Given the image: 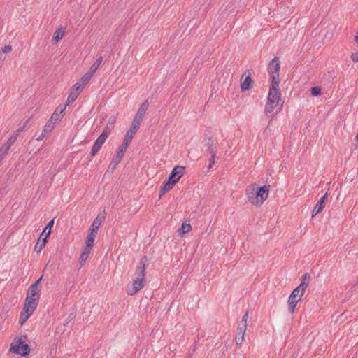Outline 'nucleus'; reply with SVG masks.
<instances>
[{
	"label": "nucleus",
	"mask_w": 358,
	"mask_h": 358,
	"mask_svg": "<svg viewBox=\"0 0 358 358\" xmlns=\"http://www.w3.org/2000/svg\"><path fill=\"white\" fill-rule=\"evenodd\" d=\"M38 301L36 300L31 296L27 294V297L25 299V302L24 304V307L20 313V317L19 320V324L20 326H22L26 321L32 315L34 310H36Z\"/></svg>",
	"instance_id": "obj_2"
},
{
	"label": "nucleus",
	"mask_w": 358,
	"mask_h": 358,
	"mask_svg": "<svg viewBox=\"0 0 358 358\" xmlns=\"http://www.w3.org/2000/svg\"><path fill=\"white\" fill-rule=\"evenodd\" d=\"M143 116L141 115H139L138 113H136L135 115V117L134 118V120L135 121H138V122H139L141 124V121H142V119H143Z\"/></svg>",
	"instance_id": "obj_44"
},
{
	"label": "nucleus",
	"mask_w": 358,
	"mask_h": 358,
	"mask_svg": "<svg viewBox=\"0 0 358 358\" xmlns=\"http://www.w3.org/2000/svg\"><path fill=\"white\" fill-rule=\"evenodd\" d=\"M143 116L141 115H139L138 113H136L135 115V117L134 118V120L135 121H138V122H139L141 124V121H142V119H143Z\"/></svg>",
	"instance_id": "obj_45"
},
{
	"label": "nucleus",
	"mask_w": 358,
	"mask_h": 358,
	"mask_svg": "<svg viewBox=\"0 0 358 358\" xmlns=\"http://www.w3.org/2000/svg\"><path fill=\"white\" fill-rule=\"evenodd\" d=\"M92 248V246H87V245H86L82 252L90 255Z\"/></svg>",
	"instance_id": "obj_40"
},
{
	"label": "nucleus",
	"mask_w": 358,
	"mask_h": 358,
	"mask_svg": "<svg viewBox=\"0 0 358 358\" xmlns=\"http://www.w3.org/2000/svg\"><path fill=\"white\" fill-rule=\"evenodd\" d=\"M22 131V129H17V131L18 132V131Z\"/></svg>",
	"instance_id": "obj_52"
},
{
	"label": "nucleus",
	"mask_w": 358,
	"mask_h": 358,
	"mask_svg": "<svg viewBox=\"0 0 358 358\" xmlns=\"http://www.w3.org/2000/svg\"><path fill=\"white\" fill-rule=\"evenodd\" d=\"M102 61H103L102 56L98 57L96 59V60L95 61V62L90 67V69L87 71L90 72V73H92V75H94V73L96 72L97 69L101 65Z\"/></svg>",
	"instance_id": "obj_24"
},
{
	"label": "nucleus",
	"mask_w": 358,
	"mask_h": 358,
	"mask_svg": "<svg viewBox=\"0 0 358 358\" xmlns=\"http://www.w3.org/2000/svg\"><path fill=\"white\" fill-rule=\"evenodd\" d=\"M355 41L356 42V43L358 45V31L356 32L355 34Z\"/></svg>",
	"instance_id": "obj_51"
},
{
	"label": "nucleus",
	"mask_w": 358,
	"mask_h": 358,
	"mask_svg": "<svg viewBox=\"0 0 358 358\" xmlns=\"http://www.w3.org/2000/svg\"><path fill=\"white\" fill-rule=\"evenodd\" d=\"M311 94L313 96H317L321 94V88L320 87H313L310 90Z\"/></svg>",
	"instance_id": "obj_35"
},
{
	"label": "nucleus",
	"mask_w": 358,
	"mask_h": 358,
	"mask_svg": "<svg viewBox=\"0 0 358 358\" xmlns=\"http://www.w3.org/2000/svg\"><path fill=\"white\" fill-rule=\"evenodd\" d=\"M80 89L81 90H83V89H82V85H81L80 84L79 85V83H78V82H77V83L73 85V92H77V91H78Z\"/></svg>",
	"instance_id": "obj_43"
},
{
	"label": "nucleus",
	"mask_w": 358,
	"mask_h": 358,
	"mask_svg": "<svg viewBox=\"0 0 358 358\" xmlns=\"http://www.w3.org/2000/svg\"><path fill=\"white\" fill-rule=\"evenodd\" d=\"M17 134L15 135V136H11L7 141L6 143H9V145L11 146L13 143L15 141V140L17 139Z\"/></svg>",
	"instance_id": "obj_42"
},
{
	"label": "nucleus",
	"mask_w": 358,
	"mask_h": 358,
	"mask_svg": "<svg viewBox=\"0 0 358 358\" xmlns=\"http://www.w3.org/2000/svg\"><path fill=\"white\" fill-rule=\"evenodd\" d=\"M248 319V312L247 311L245 315L243 316L242 320L238 325V327H244L245 329H247L248 324H247V320Z\"/></svg>",
	"instance_id": "obj_33"
},
{
	"label": "nucleus",
	"mask_w": 358,
	"mask_h": 358,
	"mask_svg": "<svg viewBox=\"0 0 358 358\" xmlns=\"http://www.w3.org/2000/svg\"><path fill=\"white\" fill-rule=\"evenodd\" d=\"M92 76L93 75L92 73L87 71L78 80L79 85L80 84L82 85V89H83L84 87L89 83Z\"/></svg>",
	"instance_id": "obj_22"
},
{
	"label": "nucleus",
	"mask_w": 358,
	"mask_h": 358,
	"mask_svg": "<svg viewBox=\"0 0 358 358\" xmlns=\"http://www.w3.org/2000/svg\"><path fill=\"white\" fill-rule=\"evenodd\" d=\"M47 134L43 131L41 134L37 138V141H42Z\"/></svg>",
	"instance_id": "obj_50"
},
{
	"label": "nucleus",
	"mask_w": 358,
	"mask_h": 358,
	"mask_svg": "<svg viewBox=\"0 0 358 358\" xmlns=\"http://www.w3.org/2000/svg\"><path fill=\"white\" fill-rule=\"evenodd\" d=\"M351 59L354 62H358V52H354L351 55Z\"/></svg>",
	"instance_id": "obj_46"
},
{
	"label": "nucleus",
	"mask_w": 358,
	"mask_h": 358,
	"mask_svg": "<svg viewBox=\"0 0 358 358\" xmlns=\"http://www.w3.org/2000/svg\"><path fill=\"white\" fill-rule=\"evenodd\" d=\"M166 192L165 189L162 187V186L160 188L159 193V199L162 198V196Z\"/></svg>",
	"instance_id": "obj_48"
},
{
	"label": "nucleus",
	"mask_w": 358,
	"mask_h": 358,
	"mask_svg": "<svg viewBox=\"0 0 358 358\" xmlns=\"http://www.w3.org/2000/svg\"><path fill=\"white\" fill-rule=\"evenodd\" d=\"M241 91L244 92L252 88V78L251 74L248 71H245L242 77H241Z\"/></svg>",
	"instance_id": "obj_10"
},
{
	"label": "nucleus",
	"mask_w": 358,
	"mask_h": 358,
	"mask_svg": "<svg viewBox=\"0 0 358 358\" xmlns=\"http://www.w3.org/2000/svg\"><path fill=\"white\" fill-rule=\"evenodd\" d=\"M327 198V193H325L321 197V199L317 201L315 206L314 207V209L312 212V217L315 216L316 215H317L319 213H320L323 210Z\"/></svg>",
	"instance_id": "obj_13"
},
{
	"label": "nucleus",
	"mask_w": 358,
	"mask_h": 358,
	"mask_svg": "<svg viewBox=\"0 0 358 358\" xmlns=\"http://www.w3.org/2000/svg\"><path fill=\"white\" fill-rule=\"evenodd\" d=\"M279 70H280V59L278 57H275L269 62L268 66V71L270 75V78L272 82L276 81L280 83L279 79Z\"/></svg>",
	"instance_id": "obj_6"
},
{
	"label": "nucleus",
	"mask_w": 358,
	"mask_h": 358,
	"mask_svg": "<svg viewBox=\"0 0 358 358\" xmlns=\"http://www.w3.org/2000/svg\"><path fill=\"white\" fill-rule=\"evenodd\" d=\"M206 145L207 147L206 151L211 155H215L216 151V147L215 145V141L213 139L212 137H209L207 139Z\"/></svg>",
	"instance_id": "obj_18"
},
{
	"label": "nucleus",
	"mask_w": 358,
	"mask_h": 358,
	"mask_svg": "<svg viewBox=\"0 0 358 358\" xmlns=\"http://www.w3.org/2000/svg\"><path fill=\"white\" fill-rule=\"evenodd\" d=\"M41 278H42L41 277L29 287L27 293H34L41 292V289L38 288V284Z\"/></svg>",
	"instance_id": "obj_27"
},
{
	"label": "nucleus",
	"mask_w": 358,
	"mask_h": 358,
	"mask_svg": "<svg viewBox=\"0 0 358 358\" xmlns=\"http://www.w3.org/2000/svg\"><path fill=\"white\" fill-rule=\"evenodd\" d=\"M96 233L97 231H95L94 229H90V232L87 236L85 245H87V246H93Z\"/></svg>",
	"instance_id": "obj_20"
},
{
	"label": "nucleus",
	"mask_w": 358,
	"mask_h": 358,
	"mask_svg": "<svg viewBox=\"0 0 358 358\" xmlns=\"http://www.w3.org/2000/svg\"><path fill=\"white\" fill-rule=\"evenodd\" d=\"M109 133L110 131L107 129H105L100 134V136L96 138L94 143L90 152L92 156H95L98 153L101 146L108 138Z\"/></svg>",
	"instance_id": "obj_8"
},
{
	"label": "nucleus",
	"mask_w": 358,
	"mask_h": 358,
	"mask_svg": "<svg viewBox=\"0 0 358 358\" xmlns=\"http://www.w3.org/2000/svg\"><path fill=\"white\" fill-rule=\"evenodd\" d=\"M301 299L296 297V296L294 297V296H289V299H288V310L291 313H294L296 306L298 302Z\"/></svg>",
	"instance_id": "obj_16"
},
{
	"label": "nucleus",
	"mask_w": 358,
	"mask_h": 358,
	"mask_svg": "<svg viewBox=\"0 0 358 358\" xmlns=\"http://www.w3.org/2000/svg\"><path fill=\"white\" fill-rule=\"evenodd\" d=\"M10 145H9V143H7L6 142L1 147V148H2L3 150H4L6 152H8V151L9 150V149L10 148Z\"/></svg>",
	"instance_id": "obj_47"
},
{
	"label": "nucleus",
	"mask_w": 358,
	"mask_h": 358,
	"mask_svg": "<svg viewBox=\"0 0 358 358\" xmlns=\"http://www.w3.org/2000/svg\"><path fill=\"white\" fill-rule=\"evenodd\" d=\"M185 171V167L182 166H176L171 172L168 180L176 185V182L183 176Z\"/></svg>",
	"instance_id": "obj_9"
},
{
	"label": "nucleus",
	"mask_w": 358,
	"mask_h": 358,
	"mask_svg": "<svg viewBox=\"0 0 358 358\" xmlns=\"http://www.w3.org/2000/svg\"><path fill=\"white\" fill-rule=\"evenodd\" d=\"M352 358H355V357H352Z\"/></svg>",
	"instance_id": "obj_54"
},
{
	"label": "nucleus",
	"mask_w": 358,
	"mask_h": 358,
	"mask_svg": "<svg viewBox=\"0 0 358 358\" xmlns=\"http://www.w3.org/2000/svg\"><path fill=\"white\" fill-rule=\"evenodd\" d=\"M53 224H54V219H52L46 224V226L44 228L43 231L41 234V237H42V235L45 234V237L48 238L50 236V233H51V229H52V227H53Z\"/></svg>",
	"instance_id": "obj_25"
},
{
	"label": "nucleus",
	"mask_w": 358,
	"mask_h": 358,
	"mask_svg": "<svg viewBox=\"0 0 358 358\" xmlns=\"http://www.w3.org/2000/svg\"><path fill=\"white\" fill-rule=\"evenodd\" d=\"M245 194L248 201L250 203L256 206L255 189L254 184H252L250 186L247 187L245 189Z\"/></svg>",
	"instance_id": "obj_14"
},
{
	"label": "nucleus",
	"mask_w": 358,
	"mask_h": 358,
	"mask_svg": "<svg viewBox=\"0 0 358 358\" xmlns=\"http://www.w3.org/2000/svg\"><path fill=\"white\" fill-rule=\"evenodd\" d=\"M7 154V152H6L4 150L0 148V157L3 159V157Z\"/></svg>",
	"instance_id": "obj_49"
},
{
	"label": "nucleus",
	"mask_w": 358,
	"mask_h": 358,
	"mask_svg": "<svg viewBox=\"0 0 358 358\" xmlns=\"http://www.w3.org/2000/svg\"><path fill=\"white\" fill-rule=\"evenodd\" d=\"M3 53H8L12 50V48L10 45H5L1 49Z\"/></svg>",
	"instance_id": "obj_41"
},
{
	"label": "nucleus",
	"mask_w": 358,
	"mask_h": 358,
	"mask_svg": "<svg viewBox=\"0 0 358 358\" xmlns=\"http://www.w3.org/2000/svg\"><path fill=\"white\" fill-rule=\"evenodd\" d=\"M279 83L276 81L272 82L268 96L267 101L276 103H282L280 99V93L278 91Z\"/></svg>",
	"instance_id": "obj_7"
},
{
	"label": "nucleus",
	"mask_w": 358,
	"mask_h": 358,
	"mask_svg": "<svg viewBox=\"0 0 358 358\" xmlns=\"http://www.w3.org/2000/svg\"><path fill=\"white\" fill-rule=\"evenodd\" d=\"M148 108V100H145L140 106L136 113L141 115L143 116L145 115V112Z\"/></svg>",
	"instance_id": "obj_31"
},
{
	"label": "nucleus",
	"mask_w": 358,
	"mask_h": 358,
	"mask_svg": "<svg viewBox=\"0 0 358 358\" xmlns=\"http://www.w3.org/2000/svg\"><path fill=\"white\" fill-rule=\"evenodd\" d=\"M140 124H141L139 122H138V121H135V120H133L132 122H131V127L127 131L125 135L133 138L134 134H136V132L138 129V128L140 127Z\"/></svg>",
	"instance_id": "obj_17"
},
{
	"label": "nucleus",
	"mask_w": 358,
	"mask_h": 358,
	"mask_svg": "<svg viewBox=\"0 0 358 358\" xmlns=\"http://www.w3.org/2000/svg\"><path fill=\"white\" fill-rule=\"evenodd\" d=\"M356 138L358 140V134L356 136Z\"/></svg>",
	"instance_id": "obj_53"
},
{
	"label": "nucleus",
	"mask_w": 358,
	"mask_h": 358,
	"mask_svg": "<svg viewBox=\"0 0 358 358\" xmlns=\"http://www.w3.org/2000/svg\"><path fill=\"white\" fill-rule=\"evenodd\" d=\"M310 280V275L308 273H306L303 275L301 282L299 285H304V289L306 290Z\"/></svg>",
	"instance_id": "obj_30"
},
{
	"label": "nucleus",
	"mask_w": 358,
	"mask_h": 358,
	"mask_svg": "<svg viewBox=\"0 0 358 358\" xmlns=\"http://www.w3.org/2000/svg\"><path fill=\"white\" fill-rule=\"evenodd\" d=\"M26 339L27 336L24 335L15 338L10 344L9 351L13 354L27 356L30 352V346L24 343Z\"/></svg>",
	"instance_id": "obj_3"
},
{
	"label": "nucleus",
	"mask_w": 358,
	"mask_h": 358,
	"mask_svg": "<svg viewBox=\"0 0 358 358\" xmlns=\"http://www.w3.org/2000/svg\"><path fill=\"white\" fill-rule=\"evenodd\" d=\"M133 138L128 136L127 135L124 136V138L123 141V143L119 148V150L115 156V157L113 159V160L110 162V164L108 166V169L113 171L117 166L120 164L121 162L130 142L131 141Z\"/></svg>",
	"instance_id": "obj_4"
},
{
	"label": "nucleus",
	"mask_w": 358,
	"mask_h": 358,
	"mask_svg": "<svg viewBox=\"0 0 358 358\" xmlns=\"http://www.w3.org/2000/svg\"><path fill=\"white\" fill-rule=\"evenodd\" d=\"M76 317V315L74 313H70L66 319L65 320V322L64 325L68 324L71 321H72Z\"/></svg>",
	"instance_id": "obj_37"
},
{
	"label": "nucleus",
	"mask_w": 358,
	"mask_h": 358,
	"mask_svg": "<svg viewBox=\"0 0 358 358\" xmlns=\"http://www.w3.org/2000/svg\"><path fill=\"white\" fill-rule=\"evenodd\" d=\"M305 289H304V285H299L297 287H296L293 291L291 293L290 296H296V297H298V298H300L301 299V297L303 296V295L305 293Z\"/></svg>",
	"instance_id": "obj_21"
},
{
	"label": "nucleus",
	"mask_w": 358,
	"mask_h": 358,
	"mask_svg": "<svg viewBox=\"0 0 358 358\" xmlns=\"http://www.w3.org/2000/svg\"><path fill=\"white\" fill-rule=\"evenodd\" d=\"M256 197V206H260L268 199L270 186L258 187L254 183Z\"/></svg>",
	"instance_id": "obj_5"
},
{
	"label": "nucleus",
	"mask_w": 358,
	"mask_h": 358,
	"mask_svg": "<svg viewBox=\"0 0 358 358\" xmlns=\"http://www.w3.org/2000/svg\"><path fill=\"white\" fill-rule=\"evenodd\" d=\"M192 229V226L189 224L183 223L182 226L178 229V231L180 235H183Z\"/></svg>",
	"instance_id": "obj_29"
},
{
	"label": "nucleus",
	"mask_w": 358,
	"mask_h": 358,
	"mask_svg": "<svg viewBox=\"0 0 358 358\" xmlns=\"http://www.w3.org/2000/svg\"><path fill=\"white\" fill-rule=\"evenodd\" d=\"M56 124L55 122H53L52 120H48L46 124H45L43 131L44 133H46L47 134L50 133L52 129H54L55 126Z\"/></svg>",
	"instance_id": "obj_26"
},
{
	"label": "nucleus",
	"mask_w": 358,
	"mask_h": 358,
	"mask_svg": "<svg viewBox=\"0 0 358 358\" xmlns=\"http://www.w3.org/2000/svg\"><path fill=\"white\" fill-rule=\"evenodd\" d=\"M89 255L85 253H81L80 257V261L81 266L84 264V263L86 262V260L88 259Z\"/></svg>",
	"instance_id": "obj_36"
},
{
	"label": "nucleus",
	"mask_w": 358,
	"mask_h": 358,
	"mask_svg": "<svg viewBox=\"0 0 358 358\" xmlns=\"http://www.w3.org/2000/svg\"><path fill=\"white\" fill-rule=\"evenodd\" d=\"M247 329L244 327H238L237 328V334L235 337V341L236 345L242 344L244 341V335Z\"/></svg>",
	"instance_id": "obj_15"
},
{
	"label": "nucleus",
	"mask_w": 358,
	"mask_h": 358,
	"mask_svg": "<svg viewBox=\"0 0 358 358\" xmlns=\"http://www.w3.org/2000/svg\"><path fill=\"white\" fill-rule=\"evenodd\" d=\"M215 155H210V159H209V164L208 166V169H210L213 167V164H215Z\"/></svg>",
	"instance_id": "obj_39"
},
{
	"label": "nucleus",
	"mask_w": 358,
	"mask_h": 358,
	"mask_svg": "<svg viewBox=\"0 0 358 358\" xmlns=\"http://www.w3.org/2000/svg\"><path fill=\"white\" fill-rule=\"evenodd\" d=\"M147 257L144 256L142 257L138 263V265L135 271L134 275L135 279H134L131 285V289L127 290V294L129 295L133 296L136 294L138 291H140L145 284V262H147Z\"/></svg>",
	"instance_id": "obj_1"
},
{
	"label": "nucleus",
	"mask_w": 358,
	"mask_h": 358,
	"mask_svg": "<svg viewBox=\"0 0 358 358\" xmlns=\"http://www.w3.org/2000/svg\"><path fill=\"white\" fill-rule=\"evenodd\" d=\"M104 218V215H98L94 220L90 229H94L95 231H97Z\"/></svg>",
	"instance_id": "obj_23"
},
{
	"label": "nucleus",
	"mask_w": 358,
	"mask_h": 358,
	"mask_svg": "<svg viewBox=\"0 0 358 358\" xmlns=\"http://www.w3.org/2000/svg\"><path fill=\"white\" fill-rule=\"evenodd\" d=\"M46 243H47V238L44 237L42 238V237H41V236H40L39 238H38L36 244L34 246V251L36 253H39L42 250V249L44 248Z\"/></svg>",
	"instance_id": "obj_19"
},
{
	"label": "nucleus",
	"mask_w": 358,
	"mask_h": 358,
	"mask_svg": "<svg viewBox=\"0 0 358 358\" xmlns=\"http://www.w3.org/2000/svg\"><path fill=\"white\" fill-rule=\"evenodd\" d=\"M66 106L67 104L63 106L60 105L57 106L54 113L52 114L51 117H50V120H52V121L55 122L60 120L64 116Z\"/></svg>",
	"instance_id": "obj_12"
},
{
	"label": "nucleus",
	"mask_w": 358,
	"mask_h": 358,
	"mask_svg": "<svg viewBox=\"0 0 358 358\" xmlns=\"http://www.w3.org/2000/svg\"><path fill=\"white\" fill-rule=\"evenodd\" d=\"M282 106V103L279 104L267 101L265 106L264 113L267 115H271V116H273L274 114H277L280 111Z\"/></svg>",
	"instance_id": "obj_11"
},
{
	"label": "nucleus",
	"mask_w": 358,
	"mask_h": 358,
	"mask_svg": "<svg viewBox=\"0 0 358 358\" xmlns=\"http://www.w3.org/2000/svg\"><path fill=\"white\" fill-rule=\"evenodd\" d=\"M175 184L169 180L166 182H164L162 185V187L165 189L166 192L171 190L174 187Z\"/></svg>",
	"instance_id": "obj_34"
},
{
	"label": "nucleus",
	"mask_w": 358,
	"mask_h": 358,
	"mask_svg": "<svg viewBox=\"0 0 358 358\" xmlns=\"http://www.w3.org/2000/svg\"><path fill=\"white\" fill-rule=\"evenodd\" d=\"M27 294L39 301L41 292L34 293H27Z\"/></svg>",
	"instance_id": "obj_38"
},
{
	"label": "nucleus",
	"mask_w": 358,
	"mask_h": 358,
	"mask_svg": "<svg viewBox=\"0 0 358 358\" xmlns=\"http://www.w3.org/2000/svg\"><path fill=\"white\" fill-rule=\"evenodd\" d=\"M64 33V32L62 29V28L57 29L53 34L52 41L55 43H57L63 37Z\"/></svg>",
	"instance_id": "obj_28"
},
{
	"label": "nucleus",
	"mask_w": 358,
	"mask_h": 358,
	"mask_svg": "<svg viewBox=\"0 0 358 358\" xmlns=\"http://www.w3.org/2000/svg\"><path fill=\"white\" fill-rule=\"evenodd\" d=\"M78 93L76 92H71L69 96H68V98H67V106L73 102L78 97Z\"/></svg>",
	"instance_id": "obj_32"
}]
</instances>
